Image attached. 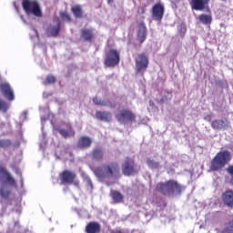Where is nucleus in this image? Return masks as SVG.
<instances>
[{
    "mask_svg": "<svg viewBox=\"0 0 233 233\" xmlns=\"http://www.w3.org/2000/svg\"><path fill=\"white\" fill-rule=\"evenodd\" d=\"M93 172L99 181H106L110 179H117L121 169L117 162H107L96 167Z\"/></svg>",
    "mask_w": 233,
    "mask_h": 233,
    "instance_id": "nucleus-1",
    "label": "nucleus"
},
{
    "mask_svg": "<svg viewBox=\"0 0 233 233\" xmlns=\"http://www.w3.org/2000/svg\"><path fill=\"white\" fill-rule=\"evenodd\" d=\"M232 155H230V151H220L211 160L209 168L212 172H219L225 168L226 165L230 163Z\"/></svg>",
    "mask_w": 233,
    "mask_h": 233,
    "instance_id": "nucleus-2",
    "label": "nucleus"
},
{
    "mask_svg": "<svg viewBox=\"0 0 233 233\" xmlns=\"http://www.w3.org/2000/svg\"><path fill=\"white\" fill-rule=\"evenodd\" d=\"M157 190L163 196H172L173 194H180L183 187L176 180H167L157 184Z\"/></svg>",
    "mask_w": 233,
    "mask_h": 233,
    "instance_id": "nucleus-3",
    "label": "nucleus"
},
{
    "mask_svg": "<svg viewBox=\"0 0 233 233\" xmlns=\"http://www.w3.org/2000/svg\"><path fill=\"white\" fill-rule=\"evenodd\" d=\"M22 8L27 15H35V17H43L41 5L36 0H22Z\"/></svg>",
    "mask_w": 233,
    "mask_h": 233,
    "instance_id": "nucleus-4",
    "label": "nucleus"
},
{
    "mask_svg": "<svg viewBox=\"0 0 233 233\" xmlns=\"http://www.w3.org/2000/svg\"><path fill=\"white\" fill-rule=\"evenodd\" d=\"M119 61H121V56L117 49H109L106 53L104 59L105 66H107L108 68H114L119 65Z\"/></svg>",
    "mask_w": 233,
    "mask_h": 233,
    "instance_id": "nucleus-5",
    "label": "nucleus"
},
{
    "mask_svg": "<svg viewBox=\"0 0 233 233\" xmlns=\"http://www.w3.org/2000/svg\"><path fill=\"white\" fill-rule=\"evenodd\" d=\"M135 65L136 74H141V76H144L148 69V65H150L148 56H147L145 53L138 54L137 57H135Z\"/></svg>",
    "mask_w": 233,
    "mask_h": 233,
    "instance_id": "nucleus-6",
    "label": "nucleus"
},
{
    "mask_svg": "<svg viewBox=\"0 0 233 233\" xmlns=\"http://www.w3.org/2000/svg\"><path fill=\"white\" fill-rule=\"evenodd\" d=\"M61 185H74V187H79V180L76 179L77 175L76 172L68 169H65L59 174Z\"/></svg>",
    "mask_w": 233,
    "mask_h": 233,
    "instance_id": "nucleus-7",
    "label": "nucleus"
},
{
    "mask_svg": "<svg viewBox=\"0 0 233 233\" xmlns=\"http://www.w3.org/2000/svg\"><path fill=\"white\" fill-rule=\"evenodd\" d=\"M116 121L121 125H127V123H136V114L129 108H124L119 110L116 115Z\"/></svg>",
    "mask_w": 233,
    "mask_h": 233,
    "instance_id": "nucleus-8",
    "label": "nucleus"
},
{
    "mask_svg": "<svg viewBox=\"0 0 233 233\" xmlns=\"http://www.w3.org/2000/svg\"><path fill=\"white\" fill-rule=\"evenodd\" d=\"M137 165L136 161H134L131 157H126L122 164V174L124 176H134V174H137Z\"/></svg>",
    "mask_w": 233,
    "mask_h": 233,
    "instance_id": "nucleus-9",
    "label": "nucleus"
},
{
    "mask_svg": "<svg viewBox=\"0 0 233 233\" xmlns=\"http://www.w3.org/2000/svg\"><path fill=\"white\" fill-rule=\"evenodd\" d=\"M210 0H190L189 5L191 6V10H195L196 12H210Z\"/></svg>",
    "mask_w": 233,
    "mask_h": 233,
    "instance_id": "nucleus-10",
    "label": "nucleus"
},
{
    "mask_svg": "<svg viewBox=\"0 0 233 233\" xmlns=\"http://www.w3.org/2000/svg\"><path fill=\"white\" fill-rule=\"evenodd\" d=\"M151 14L153 21L161 23L165 15V6L161 3L155 4L152 7Z\"/></svg>",
    "mask_w": 233,
    "mask_h": 233,
    "instance_id": "nucleus-11",
    "label": "nucleus"
},
{
    "mask_svg": "<svg viewBox=\"0 0 233 233\" xmlns=\"http://www.w3.org/2000/svg\"><path fill=\"white\" fill-rule=\"evenodd\" d=\"M56 130L66 139L67 137H72L76 136V131H74V128L72 127V125H70V123L63 122L61 124V127H57Z\"/></svg>",
    "mask_w": 233,
    "mask_h": 233,
    "instance_id": "nucleus-12",
    "label": "nucleus"
},
{
    "mask_svg": "<svg viewBox=\"0 0 233 233\" xmlns=\"http://www.w3.org/2000/svg\"><path fill=\"white\" fill-rule=\"evenodd\" d=\"M3 181L8 183L11 187H15V178L6 170V167L0 166V183H3Z\"/></svg>",
    "mask_w": 233,
    "mask_h": 233,
    "instance_id": "nucleus-13",
    "label": "nucleus"
},
{
    "mask_svg": "<svg viewBox=\"0 0 233 233\" xmlns=\"http://www.w3.org/2000/svg\"><path fill=\"white\" fill-rule=\"evenodd\" d=\"M0 92L7 99V101H14L15 99V96L14 95V90L10 84L4 83L0 85Z\"/></svg>",
    "mask_w": 233,
    "mask_h": 233,
    "instance_id": "nucleus-14",
    "label": "nucleus"
},
{
    "mask_svg": "<svg viewBox=\"0 0 233 233\" xmlns=\"http://www.w3.org/2000/svg\"><path fill=\"white\" fill-rule=\"evenodd\" d=\"M222 203L224 207L228 208H233V189H227L221 196Z\"/></svg>",
    "mask_w": 233,
    "mask_h": 233,
    "instance_id": "nucleus-15",
    "label": "nucleus"
},
{
    "mask_svg": "<svg viewBox=\"0 0 233 233\" xmlns=\"http://www.w3.org/2000/svg\"><path fill=\"white\" fill-rule=\"evenodd\" d=\"M230 123L228 119H215L211 122V128L213 130H227Z\"/></svg>",
    "mask_w": 233,
    "mask_h": 233,
    "instance_id": "nucleus-16",
    "label": "nucleus"
},
{
    "mask_svg": "<svg viewBox=\"0 0 233 233\" xmlns=\"http://www.w3.org/2000/svg\"><path fill=\"white\" fill-rule=\"evenodd\" d=\"M137 28V39L140 44L145 43L147 40V25H145V22L138 23Z\"/></svg>",
    "mask_w": 233,
    "mask_h": 233,
    "instance_id": "nucleus-17",
    "label": "nucleus"
},
{
    "mask_svg": "<svg viewBox=\"0 0 233 233\" xmlns=\"http://www.w3.org/2000/svg\"><path fill=\"white\" fill-rule=\"evenodd\" d=\"M92 147V138L89 137H81L77 141V148L80 150H86V148H90Z\"/></svg>",
    "mask_w": 233,
    "mask_h": 233,
    "instance_id": "nucleus-18",
    "label": "nucleus"
},
{
    "mask_svg": "<svg viewBox=\"0 0 233 233\" xmlns=\"http://www.w3.org/2000/svg\"><path fill=\"white\" fill-rule=\"evenodd\" d=\"M91 157L95 161H103L105 159V149L103 147H95L91 152Z\"/></svg>",
    "mask_w": 233,
    "mask_h": 233,
    "instance_id": "nucleus-19",
    "label": "nucleus"
},
{
    "mask_svg": "<svg viewBox=\"0 0 233 233\" xmlns=\"http://www.w3.org/2000/svg\"><path fill=\"white\" fill-rule=\"evenodd\" d=\"M96 117L99 121H105L106 123H110V121H112V113L108 111H96Z\"/></svg>",
    "mask_w": 233,
    "mask_h": 233,
    "instance_id": "nucleus-20",
    "label": "nucleus"
},
{
    "mask_svg": "<svg viewBox=\"0 0 233 233\" xmlns=\"http://www.w3.org/2000/svg\"><path fill=\"white\" fill-rule=\"evenodd\" d=\"M85 230L86 233H100L101 225L99 224V222L92 221L86 226Z\"/></svg>",
    "mask_w": 233,
    "mask_h": 233,
    "instance_id": "nucleus-21",
    "label": "nucleus"
},
{
    "mask_svg": "<svg viewBox=\"0 0 233 233\" xmlns=\"http://www.w3.org/2000/svg\"><path fill=\"white\" fill-rule=\"evenodd\" d=\"M81 37L84 39V41H86L87 43H92L94 40V29H82L81 30Z\"/></svg>",
    "mask_w": 233,
    "mask_h": 233,
    "instance_id": "nucleus-22",
    "label": "nucleus"
},
{
    "mask_svg": "<svg viewBox=\"0 0 233 233\" xmlns=\"http://www.w3.org/2000/svg\"><path fill=\"white\" fill-rule=\"evenodd\" d=\"M61 30V23H58L56 25H49L47 27V34L49 37H57Z\"/></svg>",
    "mask_w": 233,
    "mask_h": 233,
    "instance_id": "nucleus-23",
    "label": "nucleus"
},
{
    "mask_svg": "<svg viewBox=\"0 0 233 233\" xmlns=\"http://www.w3.org/2000/svg\"><path fill=\"white\" fill-rule=\"evenodd\" d=\"M110 198H112L113 203H115L116 205L119 203H123V199H125V198L123 197V194H121V192L117 190H111Z\"/></svg>",
    "mask_w": 233,
    "mask_h": 233,
    "instance_id": "nucleus-24",
    "label": "nucleus"
},
{
    "mask_svg": "<svg viewBox=\"0 0 233 233\" xmlns=\"http://www.w3.org/2000/svg\"><path fill=\"white\" fill-rule=\"evenodd\" d=\"M198 21L202 25H212V14H201L198 15Z\"/></svg>",
    "mask_w": 233,
    "mask_h": 233,
    "instance_id": "nucleus-25",
    "label": "nucleus"
},
{
    "mask_svg": "<svg viewBox=\"0 0 233 233\" xmlns=\"http://www.w3.org/2000/svg\"><path fill=\"white\" fill-rule=\"evenodd\" d=\"M71 12L76 19H81L83 17V7H81L79 5L72 6Z\"/></svg>",
    "mask_w": 233,
    "mask_h": 233,
    "instance_id": "nucleus-26",
    "label": "nucleus"
},
{
    "mask_svg": "<svg viewBox=\"0 0 233 233\" xmlns=\"http://www.w3.org/2000/svg\"><path fill=\"white\" fill-rule=\"evenodd\" d=\"M221 233H233V219L229 220L225 224V227L221 230Z\"/></svg>",
    "mask_w": 233,
    "mask_h": 233,
    "instance_id": "nucleus-27",
    "label": "nucleus"
},
{
    "mask_svg": "<svg viewBox=\"0 0 233 233\" xmlns=\"http://www.w3.org/2000/svg\"><path fill=\"white\" fill-rule=\"evenodd\" d=\"M147 167H149V168H159V162H156V160L151 159V158H147Z\"/></svg>",
    "mask_w": 233,
    "mask_h": 233,
    "instance_id": "nucleus-28",
    "label": "nucleus"
},
{
    "mask_svg": "<svg viewBox=\"0 0 233 233\" xmlns=\"http://www.w3.org/2000/svg\"><path fill=\"white\" fill-rule=\"evenodd\" d=\"M8 108H10V106H8V103H6L4 100H0V112L6 114L8 112Z\"/></svg>",
    "mask_w": 233,
    "mask_h": 233,
    "instance_id": "nucleus-29",
    "label": "nucleus"
},
{
    "mask_svg": "<svg viewBox=\"0 0 233 233\" xmlns=\"http://www.w3.org/2000/svg\"><path fill=\"white\" fill-rule=\"evenodd\" d=\"M56 81H57L56 76L49 75L46 76V81L43 82V85H54V83H56Z\"/></svg>",
    "mask_w": 233,
    "mask_h": 233,
    "instance_id": "nucleus-30",
    "label": "nucleus"
},
{
    "mask_svg": "<svg viewBox=\"0 0 233 233\" xmlns=\"http://www.w3.org/2000/svg\"><path fill=\"white\" fill-rule=\"evenodd\" d=\"M8 147H12L10 139H0V148H8Z\"/></svg>",
    "mask_w": 233,
    "mask_h": 233,
    "instance_id": "nucleus-31",
    "label": "nucleus"
},
{
    "mask_svg": "<svg viewBox=\"0 0 233 233\" xmlns=\"http://www.w3.org/2000/svg\"><path fill=\"white\" fill-rule=\"evenodd\" d=\"M60 17H61L62 21H66L67 23H72V17L66 12H61Z\"/></svg>",
    "mask_w": 233,
    "mask_h": 233,
    "instance_id": "nucleus-32",
    "label": "nucleus"
},
{
    "mask_svg": "<svg viewBox=\"0 0 233 233\" xmlns=\"http://www.w3.org/2000/svg\"><path fill=\"white\" fill-rule=\"evenodd\" d=\"M0 196L1 198H4V199H8V198H10V190L1 187Z\"/></svg>",
    "mask_w": 233,
    "mask_h": 233,
    "instance_id": "nucleus-33",
    "label": "nucleus"
},
{
    "mask_svg": "<svg viewBox=\"0 0 233 233\" xmlns=\"http://www.w3.org/2000/svg\"><path fill=\"white\" fill-rule=\"evenodd\" d=\"M93 103H94V105H96L97 106H106V102L102 101L97 96H95L93 98Z\"/></svg>",
    "mask_w": 233,
    "mask_h": 233,
    "instance_id": "nucleus-34",
    "label": "nucleus"
},
{
    "mask_svg": "<svg viewBox=\"0 0 233 233\" xmlns=\"http://www.w3.org/2000/svg\"><path fill=\"white\" fill-rule=\"evenodd\" d=\"M172 99V92L170 91H165L164 96L161 98L162 102L168 101Z\"/></svg>",
    "mask_w": 233,
    "mask_h": 233,
    "instance_id": "nucleus-35",
    "label": "nucleus"
},
{
    "mask_svg": "<svg viewBox=\"0 0 233 233\" xmlns=\"http://www.w3.org/2000/svg\"><path fill=\"white\" fill-rule=\"evenodd\" d=\"M106 103V106H108L109 108H116V104L112 103L111 101H107Z\"/></svg>",
    "mask_w": 233,
    "mask_h": 233,
    "instance_id": "nucleus-36",
    "label": "nucleus"
},
{
    "mask_svg": "<svg viewBox=\"0 0 233 233\" xmlns=\"http://www.w3.org/2000/svg\"><path fill=\"white\" fill-rule=\"evenodd\" d=\"M85 181H86L88 187H91L92 188V180L88 177H85Z\"/></svg>",
    "mask_w": 233,
    "mask_h": 233,
    "instance_id": "nucleus-37",
    "label": "nucleus"
},
{
    "mask_svg": "<svg viewBox=\"0 0 233 233\" xmlns=\"http://www.w3.org/2000/svg\"><path fill=\"white\" fill-rule=\"evenodd\" d=\"M145 12H146L145 7H143V6L138 7V10H137V13H138V14H145Z\"/></svg>",
    "mask_w": 233,
    "mask_h": 233,
    "instance_id": "nucleus-38",
    "label": "nucleus"
},
{
    "mask_svg": "<svg viewBox=\"0 0 233 233\" xmlns=\"http://www.w3.org/2000/svg\"><path fill=\"white\" fill-rule=\"evenodd\" d=\"M111 233H125V232H123L121 229H115V230H112Z\"/></svg>",
    "mask_w": 233,
    "mask_h": 233,
    "instance_id": "nucleus-39",
    "label": "nucleus"
},
{
    "mask_svg": "<svg viewBox=\"0 0 233 233\" xmlns=\"http://www.w3.org/2000/svg\"><path fill=\"white\" fill-rule=\"evenodd\" d=\"M107 5H111V3H114V0H106Z\"/></svg>",
    "mask_w": 233,
    "mask_h": 233,
    "instance_id": "nucleus-40",
    "label": "nucleus"
},
{
    "mask_svg": "<svg viewBox=\"0 0 233 233\" xmlns=\"http://www.w3.org/2000/svg\"><path fill=\"white\" fill-rule=\"evenodd\" d=\"M15 227H19V222H15Z\"/></svg>",
    "mask_w": 233,
    "mask_h": 233,
    "instance_id": "nucleus-41",
    "label": "nucleus"
},
{
    "mask_svg": "<svg viewBox=\"0 0 233 233\" xmlns=\"http://www.w3.org/2000/svg\"><path fill=\"white\" fill-rule=\"evenodd\" d=\"M21 19H23L24 23H26V21L25 20V18L23 17V15H21Z\"/></svg>",
    "mask_w": 233,
    "mask_h": 233,
    "instance_id": "nucleus-42",
    "label": "nucleus"
},
{
    "mask_svg": "<svg viewBox=\"0 0 233 233\" xmlns=\"http://www.w3.org/2000/svg\"><path fill=\"white\" fill-rule=\"evenodd\" d=\"M221 1H227V0H221Z\"/></svg>",
    "mask_w": 233,
    "mask_h": 233,
    "instance_id": "nucleus-43",
    "label": "nucleus"
}]
</instances>
